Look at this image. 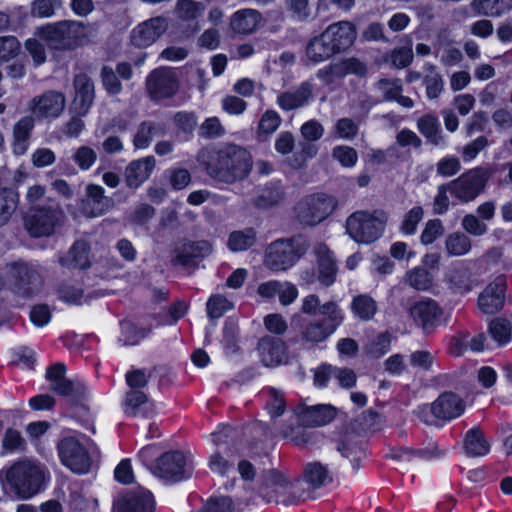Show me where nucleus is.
<instances>
[{"label": "nucleus", "instance_id": "obj_1", "mask_svg": "<svg viewBox=\"0 0 512 512\" xmlns=\"http://www.w3.org/2000/svg\"><path fill=\"white\" fill-rule=\"evenodd\" d=\"M199 161L208 175L218 182L232 184L248 176L252 160L248 151L226 144L211 152H201Z\"/></svg>", "mask_w": 512, "mask_h": 512}, {"label": "nucleus", "instance_id": "obj_2", "mask_svg": "<svg viewBox=\"0 0 512 512\" xmlns=\"http://www.w3.org/2000/svg\"><path fill=\"white\" fill-rule=\"evenodd\" d=\"M55 50H70L84 43L88 36L87 26L76 20H63L38 27L35 33Z\"/></svg>", "mask_w": 512, "mask_h": 512}, {"label": "nucleus", "instance_id": "obj_3", "mask_svg": "<svg viewBox=\"0 0 512 512\" xmlns=\"http://www.w3.org/2000/svg\"><path fill=\"white\" fill-rule=\"evenodd\" d=\"M259 495L267 502L284 506L297 504L303 497L299 481H292L285 474L276 470L264 472L259 479Z\"/></svg>", "mask_w": 512, "mask_h": 512}, {"label": "nucleus", "instance_id": "obj_4", "mask_svg": "<svg viewBox=\"0 0 512 512\" xmlns=\"http://www.w3.org/2000/svg\"><path fill=\"white\" fill-rule=\"evenodd\" d=\"M3 475L21 498H30L38 493L44 479L40 466L28 460L17 462L6 471H0V479H3Z\"/></svg>", "mask_w": 512, "mask_h": 512}, {"label": "nucleus", "instance_id": "obj_5", "mask_svg": "<svg viewBox=\"0 0 512 512\" xmlns=\"http://www.w3.org/2000/svg\"><path fill=\"white\" fill-rule=\"evenodd\" d=\"M307 249L308 243L302 236L279 239L267 247L264 263L272 271H284L292 267Z\"/></svg>", "mask_w": 512, "mask_h": 512}, {"label": "nucleus", "instance_id": "obj_6", "mask_svg": "<svg viewBox=\"0 0 512 512\" xmlns=\"http://www.w3.org/2000/svg\"><path fill=\"white\" fill-rule=\"evenodd\" d=\"M321 320L310 321L301 330V339L306 343L326 341L345 319V313L336 301H327L321 307Z\"/></svg>", "mask_w": 512, "mask_h": 512}, {"label": "nucleus", "instance_id": "obj_7", "mask_svg": "<svg viewBox=\"0 0 512 512\" xmlns=\"http://www.w3.org/2000/svg\"><path fill=\"white\" fill-rule=\"evenodd\" d=\"M386 222L383 212L356 211L346 219V232L359 244H371L380 238Z\"/></svg>", "mask_w": 512, "mask_h": 512}, {"label": "nucleus", "instance_id": "obj_8", "mask_svg": "<svg viewBox=\"0 0 512 512\" xmlns=\"http://www.w3.org/2000/svg\"><path fill=\"white\" fill-rule=\"evenodd\" d=\"M338 201L333 195L313 193L302 198L295 207L297 220L307 226L323 222L337 208Z\"/></svg>", "mask_w": 512, "mask_h": 512}, {"label": "nucleus", "instance_id": "obj_9", "mask_svg": "<svg viewBox=\"0 0 512 512\" xmlns=\"http://www.w3.org/2000/svg\"><path fill=\"white\" fill-rule=\"evenodd\" d=\"M66 367L62 363L50 366L46 371V379L50 383V389L58 395L68 398L72 405H84L87 398V389L78 379L65 377Z\"/></svg>", "mask_w": 512, "mask_h": 512}, {"label": "nucleus", "instance_id": "obj_10", "mask_svg": "<svg viewBox=\"0 0 512 512\" xmlns=\"http://www.w3.org/2000/svg\"><path fill=\"white\" fill-rule=\"evenodd\" d=\"M489 177L483 167L471 169L449 183L450 194L461 202H471L484 191Z\"/></svg>", "mask_w": 512, "mask_h": 512}, {"label": "nucleus", "instance_id": "obj_11", "mask_svg": "<svg viewBox=\"0 0 512 512\" xmlns=\"http://www.w3.org/2000/svg\"><path fill=\"white\" fill-rule=\"evenodd\" d=\"M63 212L57 205L34 207L27 213L24 223L33 237L49 236L60 225Z\"/></svg>", "mask_w": 512, "mask_h": 512}, {"label": "nucleus", "instance_id": "obj_12", "mask_svg": "<svg viewBox=\"0 0 512 512\" xmlns=\"http://www.w3.org/2000/svg\"><path fill=\"white\" fill-rule=\"evenodd\" d=\"M58 453L63 465L77 474H86L91 468L87 449L74 437H65L58 444Z\"/></svg>", "mask_w": 512, "mask_h": 512}, {"label": "nucleus", "instance_id": "obj_13", "mask_svg": "<svg viewBox=\"0 0 512 512\" xmlns=\"http://www.w3.org/2000/svg\"><path fill=\"white\" fill-rule=\"evenodd\" d=\"M191 461L181 452L163 454L157 461L155 475L166 481H180L190 476Z\"/></svg>", "mask_w": 512, "mask_h": 512}, {"label": "nucleus", "instance_id": "obj_14", "mask_svg": "<svg viewBox=\"0 0 512 512\" xmlns=\"http://www.w3.org/2000/svg\"><path fill=\"white\" fill-rule=\"evenodd\" d=\"M366 73L365 65L355 58L342 59L330 63L317 72L318 78L330 89H335L347 75L362 76Z\"/></svg>", "mask_w": 512, "mask_h": 512}, {"label": "nucleus", "instance_id": "obj_15", "mask_svg": "<svg viewBox=\"0 0 512 512\" xmlns=\"http://www.w3.org/2000/svg\"><path fill=\"white\" fill-rule=\"evenodd\" d=\"M168 23L163 17H153L141 22L130 32V42L137 48L153 45L166 31Z\"/></svg>", "mask_w": 512, "mask_h": 512}, {"label": "nucleus", "instance_id": "obj_16", "mask_svg": "<svg viewBox=\"0 0 512 512\" xmlns=\"http://www.w3.org/2000/svg\"><path fill=\"white\" fill-rule=\"evenodd\" d=\"M178 86L176 73L170 68L156 69L147 78V90L155 100L173 96Z\"/></svg>", "mask_w": 512, "mask_h": 512}, {"label": "nucleus", "instance_id": "obj_17", "mask_svg": "<svg viewBox=\"0 0 512 512\" xmlns=\"http://www.w3.org/2000/svg\"><path fill=\"white\" fill-rule=\"evenodd\" d=\"M465 408V401L459 395L444 392L430 405V412L438 420L450 421L461 416Z\"/></svg>", "mask_w": 512, "mask_h": 512}, {"label": "nucleus", "instance_id": "obj_18", "mask_svg": "<svg viewBox=\"0 0 512 512\" xmlns=\"http://www.w3.org/2000/svg\"><path fill=\"white\" fill-rule=\"evenodd\" d=\"M294 414L300 424L316 427L331 422L336 416V409L328 404L312 406L300 404L294 409Z\"/></svg>", "mask_w": 512, "mask_h": 512}, {"label": "nucleus", "instance_id": "obj_19", "mask_svg": "<svg viewBox=\"0 0 512 512\" xmlns=\"http://www.w3.org/2000/svg\"><path fill=\"white\" fill-rule=\"evenodd\" d=\"M65 97L62 93L48 91L34 97L30 109L34 115L41 118H57L65 108Z\"/></svg>", "mask_w": 512, "mask_h": 512}, {"label": "nucleus", "instance_id": "obj_20", "mask_svg": "<svg viewBox=\"0 0 512 512\" xmlns=\"http://www.w3.org/2000/svg\"><path fill=\"white\" fill-rule=\"evenodd\" d=\"M506 293V278L498 276L479 295L478 306L485 314H495L504 305Z\"/></svg>", "mask_w": 512, "mask_h": 512}, {"label": "nucleus", "instance_id": "obj_21", "mask_svg": "<svg viewBox=\"0 0 512 512\" xmlns=\"http://www.w3.org/2000/svg\"><path fill=\"white\" fill-rule=\"evenodd\" d=\"M113 206V199L105 195V190L102 186L89 184L86 187V198L83 202V209L88 216H101L110 211Z\"/></svg>", "mask_w": 512, "mask_h": 512}, {"label": "nucleus", "instance_id": "obj_22", "mask_svg": "<svg viewBox=\"0 0 512 512\" xmlns=\"http://www.w3.org/2000/svg\"><path fill=\"white\" fill-rule=\"evenodd\" d=\"M324 38L337 52L348 49L356 39V30L349 21H339L329 25L323 32Z\"/></svg>", "mask_w": 512, "mask_h": 512}, {"label": "nucleus", "instance_id": "obj_23", "mask_svg": "<svg viewBox=\"0 0 512 512\" xmlns=\"http://www.w3.org/2000/svg\"><path fill=\"white\" fill-rule=\"evenodd\" d=\"M114 512H154L153 496L142 488L129 492L117 502Z\"/></svg>", "mask_w": 512, "mask_h": 512}, {"label": "nucleus", "instance_id": "obj_24", "mask_svg": "<svg viewBox=\"0 0 512 512\" xmlns=\"http://www.w3.org/2000/svg\"><path fill=\"white\" fill-rule=\"evenodd\" d=\"M442 309L430 298L418 299V327L425 335H430L440 323Z\"/></svg>", "mask_w": 512, "mask_h": 512}, {"label": "nucleus", "instance_id": "obj_25", "mask_svg": "<svg viewBox=\"0 0 512 512\" xmlns=\"http://www.w3.org/2000/svg\"><path fill=\"white\" fill-rule=\"evenodd\" d=\"M75 97L73 109L79 115H85L94 100V84L86 74L76 75L74 78Z\"/></svg>", "mask_w": 512, "mask_h": 512}, {"label": "nucleus", "instance_id": "obj_26", "mask_svg": "<svg viewBox=\"0 0 512 512\" xmlns=\"http://www.w3.org/2000/svg\"><path fill=\"white\" fill-rule=\"evenodd\" d=\"M155 164L156 160L153 156H147L130 162L125 169L127 186L132 189L141 186L150 177Z\"/></svg>", "mask_w": 512, "mask_h": 512}, {"label": "nucleus", "instance_id": "obj_27", "mask_svg": "<svg viewBox=\"0 0 512 512\" xmlns=\"http://www.w3.org/2000/svg\"><path fill=\"white\" fill-rule=\"evenodd\" d=\"M314 253L318 262V281L324 286L334 283L337 267L332 252L324 243L314 246Z\"/></svg>", "mask_w": 512, "mask_h": 512}, {"label": "nucleus", "instance_id": "obj_28", "mask_svg": "<svg viewBox=\"0 0 512 512\" xmlns=\"http://www.w3.org/2000/svg\"><path fill=\"white\" fill-rule=\"evenodd\" d=\"M262 20L259 11L250 8L241 9L230 17V27L236 34L250 35L258 29Z\"/></svg>", "mask_w": 512, "mask_h": 512}, {"label": "nucleus", "instance_id": "obj_29", "mask_svg": "<svg viewBox=\"0 0 512 512\" xmlns=\"http://www.w3.org/2000/svg\"><path fill=\"white\" fill-rule=\"evenodd\" d=\"M258 349L261 361L267 367L279 365L286 360V346L281 339L264 337L259 341Z\"/></svg>", "mask_w": 512, "mask_h": 512}, {"label": "nucleus", "instance_id": "obj_30", "mask_svg": "<svg viewBox=\"0 0 512 512\" xmlns=\"http://www.w3.org/2000/svg\"><path fill=\"white\" fill-rule=\"evenodd\" d=\"M10 274L15 280V286L22 291L23 295H30L33 292V286L40 282L38 271L28 263H14L10 268Z\"/></svg>", "mask_w": 512, "mask_h": 512}, {"label": "nucleus", "instance_id": "obj_31", "mask_svg": "<svg viewBox=\"0 0 512 512\" xmlns=\"http://www.w3.org/2000/svg\"><path fill=\"white\" fill-rule=\"evenodd\" d=\"M59 263L67 269H86L90 266L89 246L85 241H76L68 252L59 257Z\"/></svg>", "mask_w": 512, "mask_h": 512}, {"label": "nucleus", "instance_id": "obj_32", "mask_svg": "<svg viewBox=\"0 0 512 512\" xmlns=\"http://www.w3.org/2000/svg\"><path fill=\"white\" fill-rule=\"evenodd\" d=\"M125 413L130 416L142 415L149 418L155 413V405L148 401L147 396L139 390H131L126 393Z\"/></svg>", "mask_w": 512, "mask_h": 512}, {"label": "nucleus", "instance_id": "obj_33", "mask_svg": "<svg viewBox=\"0 0 512 512\" xmlns=\"http://www.w3.org/2000/svg\"><path fill=\"white\" fill-rule=\"evenodd\" d=\"M34 128V119L31 116L22 117L13 126L12 148L16 155H24L29 146V138Z\"/></svg>", "mask_w": 512, "mask_h": 512}, {"label": "nucleus", "instance_id": "obj_34", "mask_svg": "<svg viewBox=\"0 0 512 512\" xmlns=\"http://www.w3.org/2000/svg\"><path fill=\"white\" fill-rule=\"evenodd\" d=\"M311 96L312 85L304 82L297 90L280 94L277 98V104L281 109L289 111L305 105Z\"/></svg>", "mask_w": 512, "mask_h": 512}, {"label": "nucleus", "instance_id": "obj_35", "mask_svg": "<svg viewBox=\"0 0 512 512\" xmlns=\"http://www.w3.org/2000/svg\"><path fill=\"white\" fill-rule=\"evenodd\" d=\"M465 453L470 457H482L488 454L490 443L486 440L484 433L478 427L468 430L464 441Z\"/></svg>", "mask_w": 512, "mask_h": 512}, {"label": "nucleus", "instance_id": "obj_36", "mask_svg": "<svg viewBox=\"0 0 512 512\" xmlns=\"http://www.w3.org/2000/svg\"><path fill=\"white\" fill-rule=\"evenodd\" d=\"M303 480L312 489L326 486L332 481L330 471L320 462H311L305 465Z\"/></svg>", "mask_w": 512, "mask_h": 512}, {"label": "nucleus", "instance_id": "obj_37", "mask_svg": "<svg viewBox=\"0 0 512 512\" xmlns=\"http://www.w3.org/2000/svg\"><path fill=\"white\" fill-rule=\"evenodd\" d=\"M440 255L438 253L426 254L423 258L422 268H418V290L431 287L434 275L439 269Z\"/></svg>", "mask_w": 512, "mask_h": 512}, {"label": "nucleus", "instance_id": "obj_38", "mask_svg": "<svg viewBox=\"0 0 512 512\" xmlns=\"http://www.w3.org/2000/svg\"><path fill=\"white\" fill-rule=\"evenodd\" d=\"M338 53L334 46L324 38L323 33L313 38L306 48L307 57L315 63L325 61L333 54Z\"/></svg>", "mask_w": 512, "mask_h": 512}, {"label": "nucleus", "instance_id": "obj_39", "mask_svg": "<svg viewBox=\"0 0 512 512\" xmlns=\"http://www.w3.org/2000/svg\"><path fill=\"white\" fill-rule=\"evenodd\" d=\"M210 252L206 242L186 243L176 250L175 262L180 265H189L194 259L204 257Z\"/></svg>", "mask_w": 512, "mask_h": 512}, {"label": "nucleus", "instance_id": "obj_40", "mask_svg": "<svg viewBox=\"0 0 512 512\" xmlns=\"http://www.w3.org/2000/svg\"><path fill=\"white\" fill-rule=\"evenodd\" d=\"M256 239L257 234L253 228L236 230L229 234L227 246L233 252H242L251 248Z\"/></svg>", "mask_w": 512, "mask_h": 512}, {"label": "nucleus", "instance_id": "obj_41", "mask_svg": "<svg viewBox=\"0 0 512 512\" xmlns=\"http://www.w3.org/2000/svg\"><path fill=\"white\" fill-rule=\"evenodd\" d=\"M350 308L353 315L363 321L371 320L377 312L375 300L367 294L355 296Z\"/></svg>", "mask_w": 512, "mask_h": 512}, {"label": "nucleus", "instance_id": "obj_42", "mask_svg": "<svg viewBox=\"0 0 512 512\" xmlns=\"http://www.w3.org/2000/svg\"><path fill=\"white\" fill-rule=\"evenodd\" d=\"M265 409L270 416L273 425H277L276 419L286 411V401L284 393L275 388H268Z\"/></svg>", "mask_w": 512, "mask_h": 512}, {"label": "nucleus", "instance_id": "obj_43", "mask_svg": "<svg viewBox=\"0 0 512 512\" xmlns=\"http://www.w3.org/2000/svg\"><path fill=\"white\" fill-rule=\"evenodd\" d=\"M18 207V195L12 189H0V227L8 224Z\"/></svg>", "mask_w": 512, "mask_h": 512}, {"label": "nucleus", "instance_id": "obj_44", "mask_svg": "<svg viewBox=\"0 0 512 512\" xmlns=\"http://www.w3.org/2000/svg\"><path fill=\"white\" fill-rule=\"evenodd\" d=\"M284 198L283 190L278 185H268L261 188L253 200L256 207L267 209L279 204Z\"/></svg>", "mask_w": 512, "mask_h": 512}, {"label": "nucleus", "instance_id": "obj_45", "mask_svg": "<svg viewBox=\"0 0 512 512\" xmlns=\"http://www.w3.org/2000/svg\"><path fill=\"white\" fill-rule=\"evenodd\" d=\"M160 132V127L154 122L145 121L142 122L134 136L133 145L136 149H146L150 146L155 136Z\"/></svg>", "mask_w": 512, "mask_h": 512}, {"label": "nucleus", "instance_id": "obj_46", "mask_svg": "<svg viewBox=\"0 0 512 512\" xmlns=\"http://www.w3.org/2000/svg\"><path fill=\"white\" fill-rule=\"evenodd\" d=\"M26 442L21 433L13 428L5 430L1 441V455L20 452L25 449Z\"/></svg>", "mask_w": 512, "mask_h": 512}, {"label": "nucleus", "instance_id": "obj_47", "mask_svg": "<svg viewBox=\"0 0 512 512\" xmlns=\"http://www.w3.org/2000/svg\"><path fill=\"white\" fill-rule=\"evenodd\" d=\"M279 434L283 438L290 439L296 446L300 447L313 444L318 437L316 432H308L292 426H281Z\"/></svg>", "mask_w": 512, "mask_h": 512}, {"label": "nucleus", "instance_id": "obj_48", "mask_svg": "<svg viewBox=\"0 0 512 512\" xmlns=\"http://www.w3.org/2000/svg\"><path fill=\"white\" fill-rule=\"evenodd\" d=\"M418 128L427 138L428 142L433 145L440 144L443 139L440 134L438 119L432 115H425L420 120H418Z\"/></svg>", "mask_w": 512, "mask_h": 512}, {"label": "nucleus", "instance_id": "obj_49", "mask_svg": "<svg viewBox=\"0 0 512 512\" xmlns=\"http://www.w3.org/2000/svg\"><path fill=\"white\" fill-rule=\"evenodd\" d=\"M236 458L230 453L215 452L209 459V468L212 472L226 476L233 469Z\"/></svg>", "mask_w": 512, "mask_h": 512}, {"label": "nucleus", "instance_id": "obj_50", "mask_svg": "<svg viewBox=\"0 0 512 512\" xmlns=\"http://www.w3.org/2000/svg\"><path fill=\"white\" fill-rule=\"evenodd\" d=\"M445 244L448 254L453 256H462L471 249L470 238L462 232L448 235Z\"/></svg>", "mask_w": 512, "mask_h": 512}, {"label": "nucleus", "instance_id": "obj_51", "mask_svg": "<svg viewBox=\"0 0 512 512\" xmlns=\"http://www.w3.org/2000/svg\"><path fill=\"white\" fill-rule=\"evenodd\" d=\"M206 6L194 0H177L176 11L179 18L185 21L195 20L203 14Z\"/></svg>", "mask_w": 512, "mask_h": 512}, {"label": "nucleus", "instance_id": "obj_52", "mask_svg": "<svg viewBox=\"0 0 512 512\" xmlns=\"http://www.w3.org/2000/svg\"><path fill=\"white\" fill-rule=\"evenodd\" d=\"M63 6L62 0H34L31 2L30 13L37 18L53 17Z\"/></svg>", "mask_w": 512, "mask_h": 512}, {"label": "nucleus", "instance_id": "obj_53", "mask_svg": "<svg viewBox=\"0 0 512 512\" xmlns=\"http://www.w3.org/2000/svg\"><path fill=\"white\" fill-rule=\"evenodd\" d=\"M21 51V43L15 36H0V66L15 59Z\"/></svg>", "mask_w": 512, "mask_h": 512}, {"label": "nucleus", "instance_id": "obj_54", "mask_svg": "<svg viewBox=\"0 0 512 512\" xmlns=\"http://www.w3.org/2000/svg\"><path fill=\"white\" fill-rule=\"evenodd\" d=\"M489 331L494 340L499 345H503L510 341L512 326L507 319L495 318L489 325Z\"/></svg>", "mask_w": 512, "mask_h": 512}, {"label": "nucleus", "instance_id": "obj_55", "mask_svg": "<svg viewBox=\"0 0 512 512\" xmlns=\"http://www.w3.org/2000/svg\"><path fill=\"white\" fill-rule=\"evenodd\" d=\"M232 308V303L222 295L211 296L206 304L207 314L210 318L218 319Z\"/></svg>", "mask_w": 512, "mask_h": 512}, {"label": "nucleus", "instance_id": "obj_56", "mask_svg": "<svg viewBox=\"0 0 512 512\" xmlns=\"http://www.w3.org/2000/svg\"><path fill=\"white\" fill-rule=\"evenodd\" d=\"M72 159L81 170H88L96 162L97 153L89 146H80L75 150Z\"/></svg>", "mask_w": 512, "mask_h": 512}, {"label": "nucleus", "instance_id": "obj_57", "mask_svg": "<svg viewBox=\"0 0 512 512\" xmlns=\"http://www.w3.org/2000/svg\"><path fill=\"white\" fill-rule=\"evenodd\" d=\"M225 134V128L218 117L207 118L199 127V135L206 139L221 137Z\"/></svg>", "mask_w": 512, "mask_h": 512}, {"label": "nucleus", "instance_id": "obj_58", "mask_svg": "<svg viewBox=\"0 0 512 512\" xmlns=\"http://www.w3.org/2000/svg\"><path fill=\"white\" fill-rule=\"evenodd\" d=\"M281 427H277V425H273L271 422V426L262 421H255L249 426L250 433L252 437L257 441H264L274 437L275 433L278 432Z\"/></svg>", "mask_w": 512, "mask_h": 512}, {"label": "nucleus", "instance_id": "obj_59", "mask_svg": "<svg viewBox=\"0 0 512 512\" xmlns=\"http://www.w3.org/2000/svg\"><path fill=\"white\" fill-rule=\"evenodd\" d=\"M332 156L336 159L343 167H353L357 163L358 155L355 149L349 146H336L333 149Z\"/></svg>", "mask_w": 512, "mask_h": 512}, {"label": "nucleus", "instance_id": "obj_60", "mask_svg": "<svg viewBox=\"0 0 512 512\" xmlns=\"http://www.w3.org/2000/svg\"><path fill=\"white\" fill-rule=\"evenodd\" d=\"M451 288L459 293H464L472 289V281L466 271L453 270L448 276Z\"/></svg>", "mask_w": 512, "mask_h": 512}, {"label": "nucleus", "instance_id": "obj_61", "mask_svg": "<svg viewBox=\"0 0 512 512\" xmlns=\"http://www.w3.org/2000/svg\"><path fill=\"white\" fill-rule=\"evenodd\" d=\"M101 79L104 88L110 95H117L122 90L121 82L119 81L115 71L108 66H104L101 70Z\"/></svg>", "mask_w": 512, "mask_h": 512}, {"label": "nucleus", "instance_id": "obj_62", "mask_svg": "<svg viewBox=\"0 0 512 512\" xmlns=\"http://www.w3.org/2000/svg\"><path fill=\"white\" fill-rule=\"evenodd\" d=\"M281 124V117L273 110H267L261 117L258 125L259 133L272 134Z\"/></svg>", "mask_w": 512, "mask_h": 512}, {"label": "nucleus", "instance_id": "obj_63", "mask_svg": "<svg viewBox=\"0 0 512 512\" xmlns=\"http://www.w3.org/2000/svg\"><path fill=\"white\" fill-rule=\"evenodd\" d=\"M336 136L340 139L351 140L358 133V125L349 118H341L335 124Z\"/></svg>", "mask_w": 512, "mask_h": 512}, {"label": "nucleus", "instance_id": "obj_64", "mask_svg": "<svg viewBox=\"0 0 512 512\" xmlns=\"http://www.w3.org/2000/svg\"><path fill=\"white\" fill-rule=\"evenodd\" d=\"M58 297L68 304H80L83 298V290L71 284H62L58 288Z\"/></svg>", "mask_w": 512, "mask_h": 512}]
</instances>
